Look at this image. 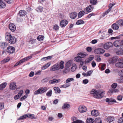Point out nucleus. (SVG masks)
Segmentation results:
<instances>
[{"label": "nucleus", "mask_w": 123, "mask_h": 123, "mask_svg": "<svg viewBox=\"0 0 123 123\" xmlns=\"http://www.w3.org/2000/svg\"><path fill=\"white\" fill-rule=\"evenodd\" d=\"M90 93L93 94V97L95 98L99 99L103 97L105 94L104 92L101 91H97L96 90L92 89L90 92Z\"/></svg>", "instance_id": "f257e3e1"}, {"label": "nucleus", "mask_w": 123, "mask_h": 123, "mask_svg": "<svg viewBox=\"0 0 123 123\" xmlns=\"http://www.w3.org/2000/svg\"><path fill=\"white\" fill-rule=\"evenodd\" d=\"M78 56L75 57L74 60L77 62H80L82 60V58H84L87 55L85 52H80L78 54Z\"/></svg>", "instance_id": "f03ea898"}, {"label": "nucleus", "mask_w": 123, "mask_h": 123, "mask_svg": "<svg viewBox=\"0 0 123 123\" xmlns=\"http://www.w3.org/2000/svg\"><path fill=\"white\" fill-rule=\"evenodd\" d=\"M48 90L46 87H40L34 92V95H37L42 94L46 92Z\"/></svg>", "instance_id": "7ed1b4c3"}, {"label": "nucleus", "mask_w": 123, "mask_h": 123, "mask_svg": "<svg viewBox=\"0 0 123 123\" xmlns=\"http://www.w3.org/2000/svg\"><path fill=\"white\" fill-rule=\"evenodd\" d=\"M15 48L12 46H9L7 48V52L10 54L13 53L15 52Z\"/></svg>", "instance_id": "20e7f679"}, {"label": "nucleus", "mask_w": 123, "mask_h": 123, "mask_svg": "<svg viewBox=\"0 0 123 123\" xmlns=\"http://www.w3.org/2000/svg\"><path fill=\"white\" fill-rule=\"evenodd\" d=\"M105 50L104 49L101 48L97 49L95 50L94 52L96 54H101L104 53Z\"/></svg>", "instance_id": "39448f33"}, {"label": "nucleus", "mask_w": 123, "mask_h": 123, "mask_svg": "<svg viewBox=\"0 0 123 123\" xmlns=\"http://www.w3.org/2000/svg\"><path fill=\"white\" fill-rule=\"evenodd\" d=\"M60 69L59 65L58 64L56 63L52 66L50 69L51 71H54Z\"/></svg>", "instance_id": "423d86ee"}, {"label": "nucleus", "mask_w": 123, "mask_h": 123, "mask_svg": "<svg viewBox=\"0 0 123 123\" xmlns=\"http://www.w3.org/2000/svg\"><path fill=\"white\" fill-rule=\"evenodd\" d=\"M29 117L30 118H31V114H27L24 115L20 116L18 118V120H22L25 119Z\"/></svg>", "instance_id": "0eeeda50"}, {"label": "nucleus", "mask_w": 123, "mask_h": 123, "mask_svg": "<svg viewBox=\"0 0 123 123\" xmlns=\"http://www.w3.org/2000/svg\"><path fill=\"white\" fill-rule=\"evenodd\" d=\"M113 44L111 42L107 43H105L104 45V47L105 49H108L110 47H112Z\"/></svg>", "instance_id": "6e6552de"}, {"label": "nucleus", "mask_w": 123, "mask_h": 123, "mask_svg": "<svg viewBox=\"0 0 123 123\" xmlns=\"http://www.w3.org/2000/svg\"><path fill=\"white\" fill-rule=\"evenodd\" d=\"M86 107L84 106H80L78 108L79 111L81 113H83L86 112Z\"/></svg>", "instance_id": "1a4fd4ad"}, {"label": "nucleus", "mask_w": 123, "mask_h": 123, "mask_svg": "<svg viewBox=\"0 0 123 123\" xmlns=\"http://www.w3.org/2000/svg\"><path fill=\"white\" fill-rule=\"evenodd\" d=\"M61 81L60 79H54L52 80H51L49 81V83L51 84H55L58 83L60 82Z\"/></svg>", "instance_id": "9d476101"}, {"label": "nucleus", "mask_w": 123, "mask_h": 123, "mask_svg": "<svg viewBox=\"0 0 123 123\" xmlns=\"http://www.w3.org/2000/svg\"><path fill=\"white\" fill-rule=\"evenodd\" d=\"M9 28L10 30L12 31H14L16 30V27L13 24H10L9 25Z\"/></svg>", "instance_id": "9b49d317"}, {"label": "nucleus", "mask_w": 123, "mask_h": 123, "mask_svg": "<svg viewBox=\"0 0 123 123\" xmlns=\"http://www.w3.org/2000/svg\"><path fill=\"white\" fill-rule=\"evenodd\" d=\"M11 90H15L17 87L16 83L14 82L11 83L9 86Z\"/></svg>", "instance_id": "f8f14e48"}, {"label": "nucleus", "mask_w": 123, "mask_h": 123, "mask_svg": "<svg viewBox=\"0 0 123 123\" xmlns=\"http://www.w3.org/2000/svg\"><path fill=\"white\" fill-rule=\"evenodd\" d=\"M7 45V43L5 42H0V48L2 49H4L6 48Z\"/></svg>", "instance_id": "ddd939ff"}, {"label": "nucleus", "mask_w": 123, "mask_h": 123, "mask_svg": "<svg viewBox=\"0 0 123 123\" xmlns=\"http://www.w3.org/2000/svg\"><path fill=\"white\" fill-rule=\"evenodd\" d=\"M115 66L118 68H123V62H117L115 64Z\"/></svg>", "instance_id": "4468645a"}, {"label": "nucleus", "mask_w": 123, "mask_h": 123, "mask_svg": "<svg viewBox=\"0 0 123 123\" xmlns=\"http://www.w3.org/2000/svg\"><path fill=\"white\" fill-rule=\"evenodd\" d=\"M118 57L117 56L113 57L109 59V63H115L117 61Z\"/></svg>", "instance_id": "2eb2a0df"}, {"label": "nucleus", "mask_w": 123, "mask_h": 123, "mask_svg": "<svg viewBox=\"0 0 123 123\" xmlns=\"http://www.w3.org/2000/svg\"><path fill=\"white\" fill-rule=\"evenodd\" d=\"M8 41L10 43L14 44L16 42V39L14 37L12 36Z\"/></svg>", "instance_id": "dca6fc26"}, {"label": "nucleus", "mask_w": 123, "mask_h": 123, "mask_svg": "<svg viewBox=\"0 0 123 123\" xmlns=\"http://www.w3.org/2000/svg\"><path fill=\"white\" fill-rule=\"evenodd\" d=\"M68 21L66 20H63L60 22V25L62 27L65 26L68 24Z\"/></svg>", "instance_id": "f3484780"}, {"label": "nucleus", "mask_w": 123, "mask_h": 123, "mask_svg": "<svg viewBox=\"0 0 123 123\" xmlns=\"http://www.w3.org/2000/svg\"><path fill=\"white\" fill-rule=\"evenodd\" d=\"M91 114L92 116L97 117L99 115V113L98 111L94 110L91 111Z\"/></svg>", "instance_id": "a211bd4d"}, {"label": "nucleus", "mask_w": 123, "mask_h": 123, "mask_svg": "<svg viewBox=\"0 0 123 123\" xmlns=\"http://www.w3.org/2000/svg\"><path fill=\"white\" fill-rule=\"evenodd\" d=\"M93 9V7L92 6L89 5L86 8V11L88 12H91Z\"/></svg>", "instance_id": "6ab92c4d"}, {"label": "nucleus", "mask_w": 123, "mask_h": 123, "mask_svg": "<svg viewBox=\"0 0 123 123\" xmlns=\"http://www.w3.org/2000/svg\"><path fill=\"white\" fill-rule=\"evenodd\" d=\"M77 15V13L76 12H73L72 13L70 14V17L72 19H74L76 17Z\"/></svg>", "instance_id": "aec40b11"}, {"label": "nucleus", "mask_w": 123, "mask_h": 123, "mask_svg": "<svg viewBox=\"0 0 123 123\" xmlns=\"http://www.w3.org/2000/svg\"><path fill=\"white\" fill-rule=\"evenodd\" d=\"M26 14V11L24 10H20L18 14L20 16H25Z\"/></svg>", "instance_id": "412c9836"}, {"label": "nucleus", "mask_w": 123, "mask_h": 123, "mask_svg": "<svg viewBox=\"0 0 123 123\" xmlns=\"http://www.w3.org/2000/svg\"><path fill=\"white\" fill-rule=\"evenodd\" d=\"M5 36L6 39L7 41H8L12 36L11 34L8 32H6Z\"/></svg>", "instance_id": "4be33fe9"}, {"label": "nucleus", "mask_w": 123, "mask_h": 123, "mask_svg": "<svg viewBox=\"0 0 123 123\" xmlns=\"http://www.w3.org/2000/svg\"><path fill=\"white\" fill-rule=\"evenodd\" d=\"M112 28L114 30H117L119 28V26L116 23H114L112 25Z\"/></svg>", "instance_id": "5701e85b"}, {"label": "nucleus", "mask_w": 123, "mask_h": 123, "mask_svg": "<svg viewBox=\"0 0 123 123\" xmlns=\"http://www.w3.org/2000/svg\"><path fill=\"white\" fill-rule=\"evenodd\" d=\"M106 101L107 102H116V100L114 99L107 98L105 99Z\"/></svg>", "instance_id": "b1692460"}, {"label": "nucleus", "mask_w": 123, "mask_h": 123, "mask_svg": "<svg viewBox=\"0 0 123 123\" xmlns=\"http://www.w3.org/2000/svg\"><path fill=\"white\" fill-rule=\"evenodd\" d=\"M106 119L107 122L110 123L113 121L114 120V119L113 117L110 116L108 117Z\"/></svg>", "instance_id": "393cba45"}, {"label": "nucleus", "mask_w": 123, "mask_h": 123, "mask_svg": "<svg viewBox=\"0 0 123 123\" xmlns=\"http://www.w3.org/2000/svg\"><path fill=\"white\" fill-rule=\"evenodd\" d=\"M113 6V5L112 4H110L109 6V9L104 13L103 15L104 14V15H105L107 14L110 11L111 8Z\"/></svg>", "instance_id": "a878e982"}, {"label": "nucleus", "mask_w": 123, "mask_h": 123, "mask_svg": "<svg viewBox=\"0 0 123 123\" xmlns=\"http://www.w3.org/2000/svg\"><path fill=\"white\" fill-rule=\"evenodd\" d=\"M6 4L5 2L1 0L0 1V8H4L6 7Z\"/></svg>", "instance_id": "bb28decb"}, {"label": "nucleus", "mask_w": 123, "mask_h": 123, "mask_svg": "<svg viewBox=\"0 0 123 123\" xmlns=\"http://www.w3.org/2000/svg\"><path fill=\"white\" fill-rule=\"evenodd\" d=\"M53 89L55 91V93H58L61 92V90L59 87H54Z\"/></svg>", "instance_id": "cd10ccee"}, {"label": "nucleus", "mask_w": 123, "mask_h": 123, "mask_svg": "<svg viewBox=\"0 0 123 123\" xmlns=\"http://www.w3.org/2000/svg\"><path fill=\"white\" fill-rule=\"evenodd\" d=\"M85 12L84 11H80L78 13V18H80L83 16Z\"/></svg>", "instance_id": "c85d7f7f"}, {"label": "nucleus", "mask_w": 123, "mask_h": 123, "mask_svg": "<svg viewBox=\"0 0 123 123\" xmlns=\"http://www.w3.org/2000/svg\"><path fill=\"white\" fill-rule=\"evenodd\" d=\"M7 83L6 82H4L0 85V90H2L6 86Z\"/></svg>", "instance_id": "c756f323"}, {"label": "nucleus", "mask_w": 123, "mask_h": 123, "mask_svg": "<svg viewBox=\"0 0 123 123\" xmlns=\"http://www.w3.org/2000/svg\"><path fill=\"white\" fill-rule=\"evenodd\" d=\"M94 121V119L91 118H87L86 120L87 123H93Z\"/></svg>", "instance_id": "7c9ffc66"}, {"label": "nucleus", "mask_w": 123, "mask_h": 123, "mask_svg": "<svg viewBox=\"0 0 123 123\" xmlns=\"http://www.w3.org/2000/svg\"><path fill=\"white\" fill-rule=\"evenodd\" d=\"M43 8L41 6H38L36 9V11L38 12H41L43 10Z\"/></svg>", "instance_id": "2f4dec72"}, {"label": "nucleus", "mask_w": 123, "mask_h": 123, "mask_svg": "<svg viewBox=\"0 0 123 123\" xmlns=\"http://www.w3.org/2000/svg\"><path fill=\"white\" fill-rule=\"evenodd\" d=\"M70 70V68L68 67H65V68L63 71V74H65L68 73Z\"/></svg>", "instance_id": "473e14b6"}, {"label": "nucleus", "mask_w": 123, "mask_h": 123, "mask_svg": "<svg viewBox=\"0 0 123 123\" xmlns=\"http://www.w3.org/2000/svg\"><path fill=\"white\" fill-rule=\"evenodd\" d=\"M52 57L51 56H49L47 57H44L42 58L41 60L42 61H43L46 60L48 59H50Z\"/></svg>", "instance_id": "72a5a7b5"}, {"label": "nucleus", "mask_w": 123, "mask_h": 123, "mask_svg": "<svg viewBox=\"0 0 123 123\" xmlns=\"http://www.w3.org/2000/svg\"><path fill=\"white\" fill-rule=\"evenodd\" d=\"M116 54L119 55H123V51L121 49H119L118 51L116 52Z\"/></svg>", "instance_id": "f704fd0d"}, {"label": "nucleus", "mask_w": 123, "mask_h": 123, "mask_svg": "<svg viewBox=\"0 0 123 123\" xmlns=\"http://www.w3.org/2000/svg\"><path fill=\"white\" fill-rule=\"evenodd\" d=\"M120 26H123V20L120 19L118 20L116 22Z\"/></svg>", "instance_id": "c9c22d12"}, {"label": "nucleus", "mask_w": 123, "mask_h": 123, "mask_svg": "<svg viewBox=\"0 0 123 123\" xmlns=\"http://www.w3.org/2000/svg\"><path fill=\"white\" fill-rule=\"evenodd\" d=\"M76 65L75 64H73L72 65V67L71 68V70L72 71H75L76 69Z\"/></svg>", "instance_id": "e433bc0d"}, {"label": "nucleus", "mask_w": 123, "mask_h": 123, "mask_svg": "<svg viewBox=\"0 0 123 123\" xmlns=\"http://www.w3.org/2000/svg\"><path fill=\"white\" fill-rule=\"evenodd\" d=\"M31 58V56L25 57L21 59L23 62H25Z\"/></svg>", "instance_id": "4c0bfd02"}, {"label": "nucleus", "mask_w": 123, "mask_h": 123, "mask_svg": "<svg viewBox=\"0 0 123 123\" xmlns=\"http://www.w3.org/2000/svg\"><path fill=\"white\" fill-rule=\"evenodd\" d=\"M84 23V21L81 20H78L76 22V24L77 25L82 24Z\"/></svg>", "instance_id": "58836bf2"}, {"label": "nucleus", "mask_w": 123, "mask_h": 123, "mask_svg": "<svg viewBox=\"0 0 123 123\" xmlns=\"http://www.w3.org/2000/svg\"><path fill=\"white\" fill-rule=\"evenodd\" d=\"M90 3L92 5H96L97 3V0H90Z\"/></svg>", "instance_id": "ea45409f"}, {"label": "nucleus", "mask_w": 123, "mask_h": 123, "mask_svg": "<svg viewBox=\"0 0 123 123\" xmlns=\"http://www.w3.org/2000/svg\"><path fill=\"white\" fill-rule=\"evenodd\" d=\"M70 85V84H69L66 83L64 84L61 85V88H66L68 87Z\"/></svg>", "instance_id": "a19ab883"}, {"label": "nucleus", "mask_w": 123, "mask_h": 123, "mask_svg": "<svg viewBox=\"0 0 123 123\" xmlns=\"http://www.w3.org/2000/svg\"><path fill=\"white\" fill-rule=\"evenodd\" d=\"M72 64V62L71 61H69L66 64V65L65 67L69 68L71 66Z\"/></svg>", "instance_id": "79ce46f5"}, {"label": "nucleus", "mask_w": 123, "mask_h": 123, "mask_svg": "<svg viewBox=\"0 0 123 123\" xmlns=\"http://www.w3.org/2000/svg\"><path fill=\"white\" fill-rule=\"evenodd\" d=\"M44 39V37L43 36L39 35L37 37V39L39 41H42Z\"/></svg>", "instance_id": "37998d69"}, {"label": "nucleus", "mask_w": 123, "mask_h": 123, "mask_svg": "<svg viewBox=\"0 0 123 123\" xmlns=\"http://www.w3.org/2000/svg\"><path fill=\"white\" fill-rule=\"evenodd\" d=\"M114 45L116 47H118L120 45L119 42L118 41H116L114 43Z\"/></svg>", "instance_id": "c03bdc74"}, {"label": "nucleus", "mask_w": 123, "mask_h": 123, "mask_svg": "<svg viewBox=\"0 0 123 123\" xmlns=\"http://www.w3.org/2000/svg\"><path fill=\"white\" fill-rule=\"evenodd\" d=\"M64 63V62L62 61H61L60 63V68L62 69H63L64 68L63 64Z\"/></svg>", "instance_id": "a18cd8bd"}, {"label": "nucleus", "mask_w": 123, "mask_h": 123, "mask_svg": "<svg viewBox=\"0 0 123 123\" xmlns=\"http://www.w3.org/2000/svg\"><path fill=\"white\" fill-rule=\"evenodd\" d=\"M70 107V105L69 104H64V105L63 106H62V108L63 109H67V108H69Z\"/></svg>", "instance_id": "49530a36"}, {"label": "nucleus", "mask_w": 123, "mask_h": 123, "mask_svg": "<svg viewBox=\"0 0 123 123\" xmlns=\"http://www.w3.org/2000/svg\"><path fill=\"white\" fill-rule=\"evenodd\" d=\"M59 27L57 25H55L54 26L53 28V30L55 31H57L59 30Z\"/></svg>", "instance_id": "de8ad7c7"}, {"label": "nucleus", "mask_w": 123, "mask_h": 123, "mask_svg": "<svg viewBox=\"0 0 123 123\" xmlns=\"http://www.w3.org/2000/svg\"><path fill=\"white\" fill-rule=\"evenodd\" d=\"M52 94V90L49 91L46 94V95L47 96L49 97L51 96Z\"/></svg>", "instance_id": "09e8293b"}, {"label": "nucleus", "mask_w": 123, "mask_h": 123, "mask_svg": "<svg viewBox=\"0 0 123 123\" xmlns=\"http://www.w3.org/2000/svg\"><path fill=\"white\" fill-rule=\"evenodd\" d=\"M74 80V79L73 78H68L66 80V82L67 83H68L71 81H73Z\"/></svg>", "instance_id": "8fccbe9b"}, {"label": "nucleus", "mask_w": 123, "mask_h": 123, "mask_svg": "<svg viewBox=\"0 0 123 123\" xmlns=\"http://www.w3.org/2000/svg\"><path fill=\"white\" fill-rule=\"evenodd\" d=\"M23 63L21 59L18 62H17L14 66V67L16 66L19 65L20 64Z\"/></svg>", "instance_id": "3c124183"}, {"label": "nucleus", "mask_w": 123, "mask_h": 123, "mask_svg": "<svg viewBox=\"0 0 123 123\" xmlns=\"http://www.w3.org/2000/svg\"><path fill=\"white\" fill-rule=\"evenodd\" d=\"M122 77L120 79L117 80V81L118 82H120L123 83V76H122Z\"/></svg>", "instance_id": "603ef678"}, {"label": "nucleus", "mask_w": 123, "mask_h": 123, "mask_svg": "<svg viewBox=\"0 0 123 123\" xmlns=\"http://www.w3.org/2000/svg\"><path fill=\"white\" fill-rule=\"evenodd\" d=\"M4 103H0V110L2 109L4 107Z\"/></svg>", "instance_id": "864d4df0"}, {"label": "nucleus", "mask_w": 123, "mask_h": 123, "mask_svg": "<svg viewBox=\"0 0 123 123\" xmlns=\"http://www.w3.org/2000/svg\"><path fill=\"white\" fill-rule=\"evenodd\" d=\"M95 121L97 123H102L101 119L100 118H98L96 119Z\"/></svg>", "instance_id": "5fc2aeb1"}, {"label": "nucleus", "mask_w": 123, "mask_h": 123, "mask_svg": "<svg viewBox=\"0 0 123 123\" xmlns=\"http://www.w3.org/2000/svg\"><path fill=\"white\" fill-rule=\"evenodd\" d=\"M93 72V71L92 70H90L88 71L87 72V76H88L91 75L92 73Z\"/></svg>", "instance_id": "6e6d98bb"}, {"label": "nucleus", "mask_w": 123, "mask_h": 123, "mask_svg": "<svg viewBox=\"0 0 123 123\" xmlns=\"http://www.w3.org/2000/svg\"><path fill=\"white\" fill-rule=\"evenodd\" d=\"M23 93V90H21L18 93V97H20L22 96V94Z\"/></svg>", "instance_id": "4d7b16f0"}, {"label": "nucleus", "mask_w": 123, "mask_h": 123, "mask_svg": "<svg viewBox=\"0 0 123 123\" xmlns=\"http://www.w3.org/2000/svg\"><path fill=\"white\" fill-rule=\"evenodd\" d=\"M106 66V64H102L101 68V70H104L105 69V67Z\"/></svg>", "instance_id": "13d9d810"}, {"label": "nucleus", "mask_w": 123, "mask_h": 123, "mask_svg": "<svg viewBox=\"0 0 123 123\" xmlns=\"http://www.w3.org/2000/svg\"><path fill=\"white\" fill-rule=\"evenodd\" d=\"M49 80V78H46L43 79L42 81L43 82H48Z\"/></svg>", "instance_id": "bf43d9fd"}, {"label": "nucleus", "mask_w": 123, "mask_h": 123, "mask_svg": "<svg viewBox=\"0 0 123 123\" xmlns=\"http://www.w3.org/2000/svg\"><path fill=\"white\" fill-rule=\"evenodd\" d=\"M4 1L8 4L12 3L13 2V0H4Z\"/></svg>", "instance_id": "052dcab7"}, {"label": "nucleus", "mask_w": 123, "mask_h": 123, "mask_svg": "<svg viewBox=\"0 0 123 123\" xmlns=\"http://www.w3.org/2000/svg\"><path fill=\"white\" fill-rule=\"evenodd\" d=\"M27 97V95H25L21 97L20 98V100L21 101H23Z\"/></svg>", "instance_id": "680f3d73"}, {"label": "nucleus", "mask_w": 123, "mask_h": 123, "mask_svg": "<svg viewBox=\"0 0 123 123\" xmlns=\"http://www.w3.org/2000/svg\"><path fill=\"white\" fill-rule=\"evenodd\" d=\"M117 86V84L116 83H114L112 84L111 85V87L112 88L115 89Z\"/></svg>", "instance_id": "e2e57ef3"}, {"label": "nucleus", "mask_w": 123, "mask_h": 123, "mask_svg": "<svg viewBox=\"0 0 123 123\" xmlns=\"http://www.w3.org/2000/svg\"><path fill=\"white\" fill-rule=\"evenodd\" d=\"M123 97L121 95H118L117 97V99L119 101H121Z\"/></svg>", "instance_id": "0e129e2a"}, {"label": "nucleus", "mask_w": 123, "mask_h": 123, "mask_svg": "<svg viewBox=\"0 0 123 123\" xmlns=\"http://www.w3.org/2000/svg\"><path fill=\"white\" fill-rule=\"evenodd\" d=\"M10 58L8 57H7L4 60V62L6 63L8 62L10 60Z\"/></svg>", "instance_id": "69168bd1"}, {"label": "nucleus", "mask_w": 123, "mask_h": 123, "mask_svg": "<svg viewBox=\"0 0 123 123\" xmlns=\"http://www.w3.org/2000/svg\"><path fill=\"white\" fill-rule=\"evenodd\" d=\"M31 119H35L37 118V117L36 116H35L34 114H31Z\"/></svg>", "instance_id": "338daca9"}, {"label": "nucleus", "mask_w": 123, "mask_h": 123, "mask_svg": "<svg viewBox=\"0 0 123 123\" xmlns=\"http://www.w3.org/2000/svg\"><path fill=\"white\" fill-rule=\"evenodd\" d=\"M118 123H123V118H120L118 120Z\"/></svg>", "instance_id": "774afa93"}]
</instances>
